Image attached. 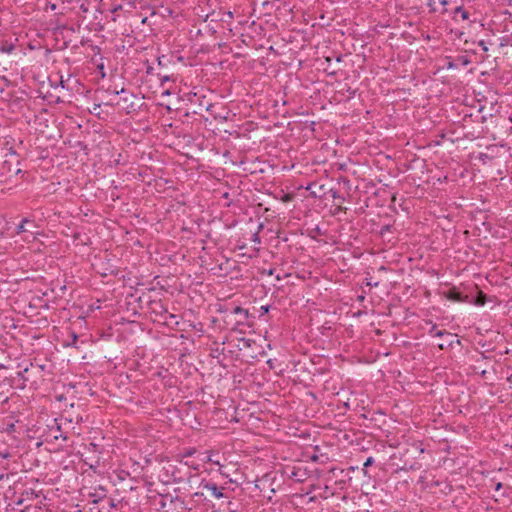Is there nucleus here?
Segmentation results:
<instances>
[{"label": "nucleus", "instance_id": "obj_37", "mask_svg": "<svg viewBox=\"0 0 512 512\" xmlns=\"http://www.w3.org/2000/svg\"><path fill=\"white\" fill-rule=\"evenodd\" d=\"M439 348H440V349H444L443 344H440V345H439Z\"/></svg>", "mask_w": 512, "mask_h": 512}, {"label": "nucleus", "instance_id": "obj_23", "mask_svg": "<svg viewBox=\"0 0 512 512\" xmlns=\"http://www.w3.org/2000/svg\"><path fill=\"white\" fill-rule=\"evenodd\" d=\"M261 311H262L261 316H262L263 314L268 313V311H269V306H261Z\"/></svg>", "mask_w": 512, "mask_h": 512}, {"label": "nucleus", "instance_id": "obj_39", "mask_svg": "<svg viewBox=\"0 0 512 512\" xmlns=\"http://www.w3.org/2000/svg\"><path fill=\"white\" fill-rule=\"evenodd\" d=\"M391 2V0H388V4Z\"/></svg>", "mask_w": 512, "mask_h": 512}, {"label": "nucleus", "instance_id": "obj_14", "mask_svg": "<svg viewBox=\"0 0 512 512\" xmlns=\"http://www.w3.org/2000/svg\"><path fill=\"white\" fill-rule=\"evenodd\" d=\"M454 14L455 15L460 14V16H461V18L463 20H468L469 19L468 11H466L462 6L456 7L455 10H454Z\"/></svg>", "mask_w": 512, "mask_h": 512}, {"label": "nucleus", "instance_id": "obj_30", "mask_svg": "<svg viewBox=\"0 0 512 512\" xmlns=\"http://www.w3.org/2000/svg\"><path fill=\"white\" fill-rule=\"evenodd\" d=\"M336 61H337V62H340V61H341V56H338V57L336 58Z\"/></svg>", "mask_w": 512, "mask_h": 512}, {"label": "nucleus", "instance_id": "obj_15", "mask_svg": "<svg viewBox=\"0 0 512 512\" xmlns=\"http://www.w3.org/2000/svg\"><path fill=\"white\" fill-rule=\"evenodd\" d=\"M28 371H29V368H28V367H26V368H24L23 370H21V371H19V372L17 373V374H18V376H19L20 378H22L24 382H26V381H28V380H29V378L26 376V374L28 373Z\"/></svg>", "mask_w": 512, "mask_h": 512}, {"label": "nucleus", "instance_id": "obj_36", "mask_svg": "<svg viewBox=\"0 0 512 512\" xmlns=\"http://www.w3.org/2000/svg\"><path fill=\"white\" fill-rule=\"evenodd\" d=\"M60 83H61L62 87H64V81L60 80Z\"/></svg>", "mask_w": 512, "mask_h": 512}, {"label": "nucleus", "instance_id": "obj_26", "mask_svg": "<svg viewBox=\"0 0 512 512\" xmlns=\"http://www.w3.org/2000/svg\"><path fill=\"white\" fill-rule=\"evenodd\" d=\"M502 488V483H497L496 486H495V490L498 491Z\"/></svg>", "mask_w": 512, "mask_h": 512}, {"label": "nucleus", "instance_id": "obj_16", "mask_svg": "<svg viewBox=\"0 0 512 512\" xmlns=\"http://www.w3.org/2000/svg\"><path fill=\"white\" fill-rule=\"evenodd\" d=\"M196 453V448H187L184 450L183 457H191Z\"/></svg>", "mask_w": 512, "mask_h": 512}, {"label": "nucleus", "instance_id": "obj_3", "mask_svg": "<svg viewBox=\"0 0 512 512\" xmlns=\"http://www.w3.org/2000/svg\"><path fill=\"white\" fill-rule=\"evenodd\" d=\"M164 499H169L170 505L173 506V509L177 512H182L185 510H192V506H189V502H186L184 498L180 496H171V495H165L163 497Z\"/></svg>", "mask_w": 512, "mask_h": 512}, {"label": "nucleus", "instance_id": "obj_6", "mask_svg": "<svg viewBox=\"0 0 512 512\" xmlns=\"http://www.w3.org/2000/svg\"><path fill=\"white\" fill-rule=\"evenodd\" d=\"M37 225L35 224V222L31 219H28V218H23L22 221L17 225L16 227V234H21V233H25V232H30V233H34L32 231L33 228H36Z\"/></svg>", "mask_w": 512, "mask_h": 512}, {"label": "nucleus", "instance_id": "obj_34", "mask_svg": "<svg viewBox=\"0 0 512 512\" xmlns=\"http://www.w3.org/2000/svg\"><path fill=\"white\" fill-rule=\"evenodd\" d=\"M146 21H147V18H144V19L142 20V23L144 24V23H146Z\"/></svg>", "mask_w": 512, "mask_h": 512}, {"label": "nucleus", "instance_id": "obj_12", "mask_svg": "<svg viewBox=\"0 0 512 512\" xmlns=\"http://www.w3.org/2000/svg\"><path fill=\"white\" fill-rule=\"evenodd\" d=\"M93 503L94 504L102 503L103 508L105 507V505H107L108 508H113L115 506L113 499L108 498V497L100 498L99 500H94Z\"/></svg>", "mask_w": 512, "mask_h": 512}, {"label": "nucleus", "instance_id": "obj_4", "mask_svg": "<svg viewBox=\"0 0 512 512\" xmlns=\"http://www.w3.org/2000/svg\"><path fill=\"white\" fill-rule=\"evenodd\" d=\"M150 313L154 314L158 319H161L163 315H166L167 307L161 300H151L148 303Z\"/></svg>", "mask_w": 512, "mask_h": 512}, {"label": "nucleus", "instance_id": "obj_24", "mask_svg": "<svg viewBox=\"0 0 512 512\" xmlns=\"http://www.w3.org/2000/svg\"><path fill=\"white\" fill-rule=\"evenodd\" d=\"M125 92H126V91H125V89H124V88H122V89H121V90H119V91H118V90H114V91H113V94L118 95V94H123V93H125Z\"/></svg>", "mask_w": 512, "mask_h": 512}, {"label": "nucleus", "instance_id": "obj_19", "mask_svg": "<svg viewBox=\"0 0 512 512\" xmlns=\"http://www.w3.org/2000/svg\"><path fill=\"white\" fill-rule=\"evenodd\" d=\"M427 5L430 7V11L435 12L436 8V0H428Z\"/></svg>", "mask_w": 512, "mask_h": 512}, {"label": "nucleus", "instance_id": "obj_35", "mask_svg": "<svg viewBox=\"0 0 512 512\" xmlns=\"http://www.w3.org/2000/svg\"><path fill=\"white\" fill-rule=\"evenodd\" d=\"M326 61H327V62H331V58L327 57V58H326Z\"/></svg>", "mask_w": 512, "mask_h": 512}, {"label": "nucleus", "instance_id": "obj_2", "mask_svg": "<svg viewBox=\"0 0 512 512\" xmlns=\"http://www.w3.org/2000/svg\"><path fill=\"white\" fill-rule=\"evenodd\" d=\"M386 444H388L392 450H395L389 454V465L392 466L394 471L397 469L405 468L407 461L403 460V457L408 452L407 444L401 442H391L388 434H386Z\"/></svg>", "mask_w": 512, "mask_h": 512}, {"label": "nucleus", "instance_id": "obj_28", "mask_svg": "<svg viewBox=\"0 0 512 512\" xmlns=\"http://www.w3.org/2000/svg\"><path fill=\"white\" fill-rule=\"evenodd\" d=\"M211 106H212V104H211V103H207V104L205 105V109L208 111V110L210 109V107H211Z\"/></svg>", "mask_w": 512, "mask_h": 512}, {"label": "nucleus", "instance_id": "obj_7", "mask_svg": "<svg viewBox=\"0 0 512 512\" xmlns=\"http://www.w3.org/2000/svg\"><path fill=\"white\" fill-rule=\"evenodd\" d=\"M155 321L162 322L164 325L175 328L179 325L178 316L166 311V315H163L161 319H155Z\"/></svg>", "mask_w": 512, "mask_h": 512}, {"label": "nucleus", "instance_id": "obj_22", "mask_svg": "<svg viewBox=\"0 0 512 512\" xmlns=\"http://www.w3.org/2000/svg\"><path fill=\"white\" fill-rule=\"evenodd\" d=\"M373 462H374L373 458H372V457H369V458H367V459H366V461H365V463H364V466H365V467H368V466L372 465V464H373Z\"/></svg>", "mask_w": 512, "mask_h": 512}, {"label": "nucleus", "instance_id": "obj_8", "mask_svg": "<svg viewBox=\"0 0 512 512\" xmlns=\"http://www.w3.org/2000/svg\"><path fill=\"white\" fill-rule=\"evenodd\" d=\"M446 297L447 299L454 302H466L468 299V296L462 295V293L459 292L456 288L448 290L446 293Z\"/></svg>", "mask_w": 512, "mask_h": 512}, {"label": "nucleus", "instance_id": "obj_27", "mask_svg": "<svg viewBox=\"0 0 512 512\" xmlns=\"http://www.w3.org/2000/svg\"><path fill=\"white\" fill-rule=\"evenodd\" d=\"M440 4L446 6L448 4V0H438Z\"/></svg>", "mask_w": 512, "mask_h": 512}, {"label": "nucleus", "instance_id": "obj_20", "mask_svg": "<svg viewBox=\"0 0 512 512\" xmlns=\"http://www.w3.org/2000/svg\"><path fill=\"white\" fill-rule=\"evenodd\" d=\"M71 336H72V343H70L69 345L76 346L78 336L74 332L71 333Z\"/></svg>", "mask_w": 512, "mask_h": 512}, {"label": "nucleus", "instance_id": "obj_5", "mask_svg": "<svg viewBox=\"0 0 512 512\" xmlns=\"http://www.w3.org/2000/svg\"><path fill=\"white\" fill-rule=\"evenodd\" d=\"M48 438L54 441H57L59 438H63L64 440L67 439V437L62 433L61 426L58 424L57 419H54L53 424L48 426L46 440H48Z\"/></svg>", "mask_w": 512, "mask_h": 512}, {"label": "nucleus", "instance_id": "obj_32", "mask_svg": "<svg viewBox=\"0 0 512 512\" xmlns=\"http://www.w3.org/2000/svg\"><path fill=\"white\" fill-rule=\"evenodd\" d=\"M22 502H23V500H22V499H20V500L17 502V504H18V505H21V504H22Z\"/></svg>", "mask_w": 512, "mask_h": 512}, {"label": "nucleus", "instance_id": "obj_38", "mask_svg": "<svg viewBox=\"0 0 512 512\" xmlns=\"http://www.w3.org/2000/svg\"><path fill=\"white\" fill-rule=\"evenodd\" d=\"M374 200H376L375 198H370L369 201L370 202H373Z\"/></svg>", "mask_w": 512, "mask_h": 512}, {"label": "nucleus", "instance_id": "obj_11", "mask_svg": "<svg viewBox=\"0 0 512 512\" xmlns=\"http://www.w3.org/2000/svg\"><path fill=\"white\" fill-rule=\"evenodd\" d=\"M233 313L240 316V320L238 323H242L243 320H247L250 316V313L247 309L242 308L241 306H236L233 309Z\"/></svg>", "mask_w": 512, "mask_h": 512}, {"label": "nucleus", "instance_id": "obj_10", "mask_svg": "<svg viewBox=\"0 0 512 512\" xmlns=\"http://www.w3.org/2000/svg\"><path fill=\"white\" fill-rule=\"evenodd\" d=\"M15 50V45L0 37V52L10 54Z\"/></svg>", "mask_w": 512, "mask_h": 512}, {"label": "nucleus", "instance_id": "obj_33", "mask_svg": "<svg viewBox=\"0 0 512 512\" xmlns=\"http://www.w3.org/2000/svg\"><path fill=\"white\" fill-rule=\"evenodd\" d=\"M385 229H386V231L389 230V225L388 224H386Z\"/></svg>", "mask_w": 512, "mask_h": 512}, {"label": "nucleus", "instance_id": "obj_1", "mask_svg": "<svg viewBox=\"0 0 512 512\" xmlns=\"http://www.w3.org/2000/svg\"><path fill=\"white\" fill-rule=\"evenodd\" d=\"M199 487L205 490L209 494L210 498H214L220 501L219 509L232 512V502L230 501V497L225 493V487L219 486L215 482L204 479L200 482Z\"/></svg>", "mask_w": 512, "mask_h": 512}, {"label": "nucleus", "instance_id": "obj_21", "mask_svg": "<svg viewBox=\"0 0 512 512\" xmlns=\"http://www.w3.org/2000/svg\"><path fill=\"white\" fill-rule=\"evenodd\" d=\"M292 198H293V197H292V195H290V194H285V195L282 197V201H283V202H289V201H291V200H292Z\"/></svg>", "mask_w": 512, "mask_h": 512}, {"label": "nucleus", "instance_id": "obj_31", "mask_svg": "<svg viewBox=\"0 0 512 512\" xmlns=\"http://www.w3.org/2000/svg\"><path fill=\"white\" fill-rule=\"evenodd\" d=\"M332 196H333V198H337V197H338V196H337V194H336V192H334V193L332 194Z\"/></svg>", "mask_w": 512, "mask_h": 512}, {"label": "nucleus", "instance_id": "obj_13", "mask_svg": "<svg viewBox=\"0 0 512 512\" xmlns=\"http://www.w3.org/2000/svg\"><path fill=\"white\" fill-rule=\"evenodd\" d=\"M429 334L432 336V337H442L444 336L445 334H449L447 331L445 330H439L437 328V326L435 324L432 325L430 331H429Z\"/></svg>", "mask_w": 512, "mask_h": 512}, {"label": "nucleus", "instance_id": "obj_25", "mask_svg": "<svg viewBox=\"0 0 512 512\" xmlns=\"http://www.w3.org/2000/svg\"><path fill=\"white\" fill-rule=\"evenodd\" d=\"M170 79H171L170 76H164L163 78H161V84L163 85L164 82L170 81Z\"/></svg>", "mask_w": 512, "mask_h": 512}, {"label": "nucleus", "instance_id": "obj_9", "mask_svg": "<svg viewBox=\"0 0 512 512\" xmlns=\"http://www.w3.org/2000/svg\"><path fill=\"white\" fill-rule=\"evenodd\" d=\"M134 97L135 96L132 93H130L129 96H124L121 98V102H123V108L126 110L128 114L137 110V106L133 102Z\"/></svg>", "mask_w": 512, "mask_h": 512}, {"label": "nucleus", "instance_id": "obj_29", "mask_svg": "<svg viewBox=\"0 0 512 512\" xmlns=\"http://www.w3.org/2000/svg\"><path fill=\"white\" fill-rule=\"evenodd\" d=\"M227 15H228L229 18H233L232 12H228Z\"/></svg>", "mask_w": 512, "mask_h": 512}, {"label": "nucleus", "instance_id": "obj_17", "mask_svg": "<svg viewBox=\"0 0 512 512\" xmlns=\"http://www.w3.org/2000/svg\"><path fill=\"white\" fill-rule=\"evenodd\" d=\"M204 496V492H195L192 494V500L195 502H198L202 500V497Z\"/></svg>", "mask_w": 512, "mask_h": 512}, {"label": "nucleus", "instance_id": "obj_18", "mask_svg": "<svg viewBox=\"0 0 512 512\" xmlns=\"http://www.w3.org/2000/svg\"><path fill=\"white\" fill-rule=\"evenodd\" d=\"M486 296L484 294H480V296L476 299L475 304L482 306L485 304Z\"/></svg>", "mask_w": 512, "mask_h": 512}]
</instances>
